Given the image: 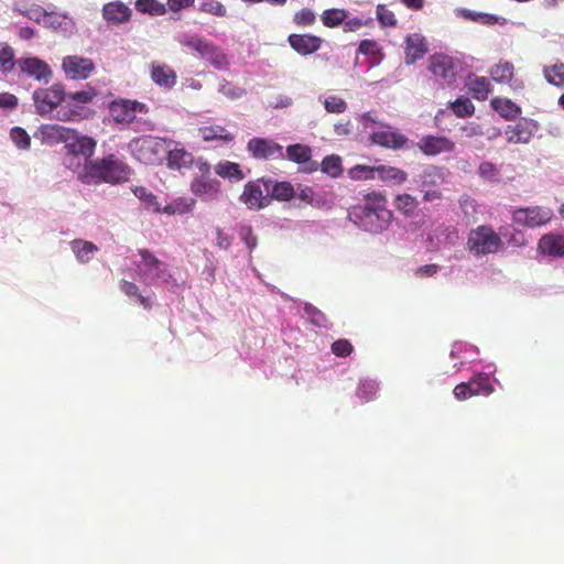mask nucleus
I'll use <instances>...</instances> for the list:
<instances>
[{
  "label": "nucleus",
  "instance_id": "obj_4",
  "mask_svg": "<svg viewBox=\"0 0 564 564\" xmlns=\"http://www.w3.org/2000/svg\"><path fill=\"white\" fill-rule=\"evenodd\" d=\"M140 260L134 261L138 279L148 284L165 283L171 276L166 264L147 250L139 252Z\"/></svg>",
  "mask_w": 564,
  "mask_h": 564
},
{
  "label": "nucleus",
  "instance_id": "obj_56",
  "mask_svg": "<svg viewBox=\"0 0 564 564\" xmlns=\"http://www.w3.org/2000/svg\"><path fill=\"white\" fill-rule=\"evenodd\" d=\"M476 354V348L466 343H455L451 350V357L453 359L462 358L468 360Z\"/></svg>",
  "mask_w": 564,
  "mask_h": 564
},
{
  "label": "nucleus",
  "instance_id": "obj_51",
  "mask_svg": "<svg viewBox=\"0 0 564 564\" xmlns=\"http://www.w3.org/2000/svg\"><path fill=\"white\" fill-rule=\"evenodd\" d=\"M376 17L381 28H394L398 23L395 14L384 4L377 6Z\"/></svg>",
  "mask_w": 564,
  "mask_h": 564
},
{
  "label": "nucleus",
  "instance_id": "obj_37",
  "mask_svg": "<svg viewBox=\"0 0 564 564\" xmlns=\"http://www.w3.org/2000/svg\"><path fill=\"white\" fill-rule=\"evenodd\" d=\"M492 108L503 118L510 120L520 115L521 109L507 98H495L491 100Z\"/></svg>",
  "mask_w": 564,
  "mask_h": 564
},
{
  "label": "nucleus",
  "instance_id": "obj_22",
  "mask_svg": "<svg viewBox=\"0 0 564 564\" xmlns=\"http://www.w3.org/2000/svg\"><path fill=\"white\" fill-rule=\"evenodd\" d=\"M150 76L151 79L160 87L164 89H171L176 84V73L175 70L163 63L153 62L150 66Z\"/></svg>",
  "mask_w": 564,
  "mask_h": 564
},
{
  "label": "nucleus",
  "instance_id": "obj_46",
  "mask_svg": "<svg viewBox=\"0 0 564 564\" xmlns=\"http://www.w3.org/2000/svg\"><path fill=\"white\" fill-rule=\"evenodd\" d=\"M543 74L550 84L557 87L564 86V63H555L551 66H545Z\"/></svg>",
  "mask_w": 564,
  "mask_h": 564
},
{
  "label": "nucleus",
  "instance_id": "obj_36",
  "mask_svg": "<svg viewBox=\"0 0 564 564\" xmlns=\"http://www.w3.org/2000/svg\"><path fill=\"white\" fill-rule=\"evenodd\" d=\"M132 193L142 203L143 207L147 210L153 213H161V204L158 202V198L151 191H149L144 186H133L131 188Z\"/></svg>",
  "mask_w": 564,
  "mask_h": 564
},
{
  "label": "nucleus",
  "instance_id": "obj_44",
  "mask_svg": "<svg viewBox=\"0 0 564 564\" xmlns=\"http://www.w3.org/2000/svg\"><path fill=\"white\" fill-rule=\"evenodd\" d=\"M348 15V11L344 9H327L322 13L321 20L325 26L336 28L340 24L344 25V22Z\"/></svg>",
  "mask_w": 564,
  "mask_h": 564
},
{
  "label": "nucleus",
  "instance_id": "obj_61",
  "mask_svg": "<svg viewBox=\"0 0 564 564\" xmlns=\"http://www.w3.org/2000/svg\"><path fill=\"white\" fill-rule=\"evenodd\" d=\"M304 312L314 325H316L318 327L326 326L325 315L321 311H318L316 307H314L313 305L305 304Z\"/></svg>",
  "mask_w": 564,
  "mask_h": 564
},
{
  "label": "nucleus",
  "instance_id": "obj_59",
  "mask_svg": "<svg viewBox=\"0 0 564 564\" xmlns=\"http://www.w3.org/2000/svg\"><path fill=\"white\" fill-rule=\"evenodd\" d=\"M97 96V91L93 87L87 89L75 91L68 95L69 99L76 104H89Z\"/></svg>",
  "mask_w": 564,
  "mask_h": 564
},
{
  "label": "nucleus",
  "instance_id": "obj_14",
  "mask_svg": "<svg viewBox=\"0 0 564 564\" xmlns=\"http://www.w3.org/2000/svg\"><path fill=\"white\" fill-rule=\"evenodd\" d=\"M269 182H249L245 185L240 200L250 209H261L269 203Z\"/></svg>",
  "mask_w": 564,
  "mask_h": 564
},
{
  "label": "nucleus",
  "instance_id": "obj_34",
  "mask_svg": "<svg viewBox=\"0 0 564 564\" xmlns=\"http://www.w3.org/2000/svg\"><path fill=\"white\" fill-rule=\"evenodd\" d=\"M94 161L88 159L87 161L84 160V156L75 155L72 153L65 154L64 158V164L67 169L72 170L74 173H76L79 181L84 183V174H88L89 167H93Z\"/></svg>",
  "mask_w": 564,
  "mask_h": 564
},
{
  "label": "nucleus",
  "instance_id": "obj_54",
  "mask_svg": "<svg viewBox=\"0 0 564 564\" xmlns=\"http://www.w3.org/2000/svg\"><path fill=\"white\" fill-rule=\"evenodd\" d=\"M352 180H376L378 172L376 166L356 165L348 172Z\"/></svg>",
  "mask_w": 564,
  "mask_h": 564
},
{
  "label": "nucleus",
  "instance_id": "obj_45",
  "mask_svg": "<svg viewBox=\"0 0 564 564\" xmlns=\"http://www.w3.org/2000/svg\"><path fill=\"white\" fill-rule=\"evenodd\" d=\"M490 76L497 83L509 82L513 76V65L510 62H499L491 67Z\"/></svg>",
  "mask_w": 564,
  "mask_h": 564
},
{
  "label": "nucleus",
  "instance_id": "obj_10",
  "mask_svg": "<svg viewBox=\"0 0 564 564\" xmlns=\"http://www.w3.org/2000/svg\"><path fill=\"white\" fill-rule=\"evenodd\" d=\"M553 216V210L550 207L531 206L514 210L512 220L523 227L536 228L549 224Z\"/></svg>",
  "mask_w": 564,
  "mask_h": 564
},
{
  "label": "nucleus",
  "instance_id": "obj_33",
  "mask_svg": "<svg viewBox=\"0 0 564 564\" xmlns=\"http://www.w3.org/2000/svg\"><path fill=\"white\" fill-rule=\"evenodd\" d=\"M478 176L488 183L498 184L503 182V165L495 164L491 161H481L477 169Z\"/></svg>",
  "mask_w": 564,
  "mask_h": 564
},
{
  "label": "nucleus",
  "instance_id": "obj_38",
  "mask_svg": "<svg viewBox=\"0 0 564 564\" xmlns=\"http://www.w3.org/2000/svg\"><path fill=\"white\" fill-rule=\"evenodd\" d=\"M200 58H205L218 69H225L228 66V59L225 53L212 42L206 46Z\"/></svg>",
  "mask_w": 564,
  "mask_h": 564
},
{
  "label": "nucleus",
  "instance_id": "obj_48",
  "mask_svg": "<svg viewBox=\"0 0 564 564\" xmlns=\"http://www.w3.org/2000/svg\"><path fill=\"white\" fill-rule=\"evenodd\" d=\"M319 101L323 102L324 108L329 113H343L347 110V102L335 95H328L324 98L319 97Z\"/></svg>",
  "mask_w": 564,
  "mask_h": 564
},
{
  "label": "nucleus",
  "instance_id": "obj_40",
  "mask_svg": "<svg viewBox=\"0 0 564 564\" xmlns=\"http://www.w3.org/2000/svg\"><path fill=\"white\" fill-rule=\"evenodd\" d=\"M194 205V198L178 197L174 199L172 203L164 206V208H161V213H164L166 215H183L191 212Z\"/></svg>",
  "mask_w": 564,
  "mask_h": 564
},
{
  "label": "nucleus",
  "instance_id": "obj_13",
  "mask_svg": "<svg viewBox=\"0 0 564 564\" xmlns=\"http://www.w3.org/2000/svg\"><path fill=\"white\" fill-rule=\"evenodd\" d=\"M247 151L257 160L284 159L283 147L267 138H252L247 143Z\"/></svg>",
  "mask_w": 564,
  "mask_h": 564
},
{
  "label": "nucleus",
  "instance_id": "obj_11",
  "mask_svg": "<svg viewBox=\"0 0 564 564\" xmlns=\"http://www.w3.org/2000/svg\"><path fill=\"white\" fill-rule=\"evenodd\" d=\"M96 66L91 58L80 55H67L62 58V69L68 79H87L95 70Z\"/></svg>",
  "mask_w": 564,
  "mask_h": 564
},
{
  "label": "nucleus",
  "instance_id": "obj_35",
  "mask_svg": "<svg viewBox=\"0 0 564 564\" xmlns=\"http://www.w3.org/2000/svg\"><path fill=\"white\" fill-rule=\"evenodd\" d=\"M70 249L75 254L77 261H79L80 263L89 262L94 258L95 253L98 251L96 245H94L90 241L80 239L73 240L70 242Z\"/></svg>",
  "mask_w": 564,
  "mask_h": 564
},
{
  "label": "nucleus",
  "instance_id": "obj_7",
  "mask_svg": "<svg viewBox=\"0 0 564 564\" xmlns=\"http://www.w3.org/2000/svg\"><path fill=\"white\" fill-rule=\"evenodd\" d=\"M369 139L373 144L394 151L409 150L412 147V141L406 135L387 123L373 130Z\"/></svg>",
  "mask_w": 564,
  "mask_h": 564
},
{
  "label": "nucleus",
  "instance_id": "obj_18",
  "mask_svg": "<svg viewBox=\"0 0 564 564\" xmlns=\"http://www.w3.org/2000/svg\"><path fill=\"white\" fill-rule=\"evenodd\" d=\"M167 142L169 148L166 150V153L169 166L171 169H187L193 164L196 166L194 155L191 152H188L183 145L171 140H167Z\"/></svg>",
  "mask_w": 564,
  "mask_h": 564
},
{
  "label": "nucleus",
  "instance_id": "obj_32",
  "mask_svg": "<svg viewBox=\"0 0 564 564\" xmlns=\"http://www.w3.org/2000/svg\"><path fill=\"white\" fill-rule=\"evenodd\" d=\"M214 171L221 178L229 180L230 182L235 183L241 182L246 177L245 172L241 170L238 163L227 160L219 161L214 166Z\"/></svg>",
  "mask_w": 564,
  "mask_h": 564
},
{
  "label": "nucleus",
  "instance_id": "obj_31",
  "mask_svg": "<svg viewBox=\"0 0 564 564\" xmlns=\"http://www.w3.org/2000/svg\"><path fill=\"white\" fill-rule=\"evenodd\" d=\"M376 171L377 178L390 186L401 185L408 180L406 172L395 166L378 165Z\"/></svg>",
  "mask_w": 564,
  "mask_h": 564
},
{
  "label": "nucleus",
  "instance_id": "obj_8",
  "mask_svg": "<svg viewBox=\"0 0 564 564\" xmlns=\"http://www.w3.org/2000/svg\"><path fill=\"white\" fill-rule=\"evenodd\" d=\"M65 99V90L62 84H53L48 88H39L33 93V101L36 113L50 115Z\"/></svg>",
  "mask_w": 564,
  "mask_h": 564
},
{
  "label": "nucleus",
  "instance_id": "obj_28",
  "mask_svg": "<svg viewBox=\"0 0 564 564\" xmlns=\"http://www.w3.org/2000/svg\"><path fill=\"white\" fill-rule=\"evenodd\" d=\"M447 175L448 171L446 169L430 165L421 172L419 182L422 187H436L445 182Z\"/></svg>",
  "mask_w": 564,
  "mask_h": 564
},
{
  "label": "nucleus",
  "instance_id": "obj_58",
  "mask_svg": "<svg viewBox=\"0 0 564 564\" xmlns=\"http://www.w3.org/2000/svg\"><path fill=\"white\" fill-rule=\"evenodd\" d=\"M358 121L362 127L364 131H370V133L373 130H377L380 128V124H383L382 122L378 121V117L373 112H365L358 116Z\"/></svg>",
  "mask_w": 564,
  "mask_h": 564
},
{
  "label": "nucleus",
  "instance_id": "obj_62",
  "mask_svg": "<svg viewBox=\"0 0 564 564\" xmlns=\"http://www.w3.org/2000/svg\"><path fill=\"white\" fill-rule=\"evenodd\" d=\"M372 22V19L369 18L367 20H364L361 18H347L344 22V31L345 32H356L360 30L362 26L368 25Z\"/></svg>",
  "mask_w": 564,
  "mask_h": 564
},
{
  "label": "nucleus",
  "instance_id": "obj_49",
  "mask_svg": "<svg viewBox=\"0 0 564 564\" xmlns=\"http://www.w3.org/2000/svg\"><path fill=\"white\" fill-rule=\"evenodd\" d=\"M218 93L230 100L240 99L247 94L245 88L239 87L226 79L220 82L218 86Z\"/></svg>",
  "mask_w": 564,
  "mask_h": 564
},
{
  "label": "nucleus",
  "instance_id": "obj_26",
  "mask_svg": "<svg viewBox=\"0 0 564 564\" xmlns=\"http://www.w3.org/2000/svg\"><path fill=\"white\" fill-rule=\"evenodd\" d=\"M454 14L457 18L470 20V21H474V22H477V23H480L484 25H494V24L505 25L507 23V20L502 17L484 13V12H476V11L465 9V8H456L454 10Z\"/></svg>",
  "mask_w": 564,
  "mask_h": 564
},
{
  "label": "nucleus",
  "instance_id": "obj_52",
  "mask_svg": "<svg viewBox=\"0 0 564 564\" xmlns=\"http://www.w3.org/2000/svg\"><path fill=\"white\" fill-rule=\"evenodd\" d=\"M120 290L129 297H135L140 305H142L144 308H149L150 300L145 296H143L141 293H139L138 286L130 281L122 280L120 284Z\"/></svg>",
  "mask_w": 564,
  "mask_h": 564
},
{
  "label": "nucleus",
  "instance_id": "obj_47",
  "mask_svg": "<svg viewBox=\"0 0 564 564\" xmlns=\"http://www.w3.org/2000/svg\"><path fill=\"white\" fill-rule=\"evenodd\" d=\"M9 135L17 149L28 151L31 148V137L23 128L13 127Z\"/></svg>",
  "mask_w": 564,
  "mask_h": 564
},
{
  "label": "nucleus",
  "instance_id": "obj_17",
  "mask_svg": "<svg viewBox=\"0 0 564 564\" xmlns=\"http://www.w3.org/2000/svg\"><path fill=\"white\" fill-rule=\"evenodd\" d=\"M538 251L551 258H564V231L543 235L538 242Z\"/></svg>",
  "mask_w": 564,
  "mask_h": 564
},
{
  "label": "nucleus",
  "instance_id": "obj_53",
  "mask_svg": "<svg viewBox=\"0 0 564 564\" xmlns=\"http://www.w3.org/2000/svg\"><path fill=\"white\" fill-rule=\"evenodd\" d=\"M321 169L324 173L328 174L332 177H337L341 174V160L337 155L326 156L322 164Z\"/></svg>",
  "mask_w": 564,
  "mask_h": 564
},
{
  "label": "nucleus",
  "instance_id": "obj_43",
  "mask_svg": "<svg viewBox=\"0 0 564 564\" xmlns=\"http://www.w3.org/2000/svg\"><path fill=\"white\" fill-rule=\"evenodd\" d=\"M393 205L403 215L412 216L419 206V202L414 196L403 193L395 196Z\"/></svg>",
  "mask_w": 564,
  "mask_h": 564
},
{
  "label": "nucleus",
  "instance_id": "obj_6",
  "mask_svg": "<svg viewBox=\"0 0 564 564\" xmlns=\"http://www.w3.org/2000/svg\"><path fill=\"white\" fill-rule=\"evenodd\" d=\"M196 169L200 175L191 183L192 193L203 202H213L220 193V182L209 176L210 165L202 160H196Z\"/></svg>",
  "mask_w": 564,
  "mask_h": 564
},
{
  "label": "nucleus",
  "instance_id": "obj_15",
  "mask_svg": "<svg viewBox=\"0 0 564 564\" xmlns=\"http://www.w3.org/2000/svg\"><path fill=\"white\" fill-rule=\"evenodd\" d=\"M538 130V124L529 119L522 118L514 124H509L505 129V137L509 143H529L534 132Z\"/></svg>",
  "mask_w": 564,
  "mask_h": 564
},
{
  "label": "nucleus",
  "instance_id": "obj_2",
  "mask_svg": "<svg viewBox=\"0 0 564 564\" xmlns=\"http://www.w3.org/2000/svg\"><path fill=\"white\" fill-rule=\"evenodd\" d=\"M89 171L83 175L85 184L120 183L127 181L131 172L130 167L115 155L94 161Z\"/></svg>",
  "mask_w": 564,
  "mask_h": 564
},
{
  "label": "nucleus",
  "instance_id": "obj_25",
  "mask_svg": "<svg viewBox=\"0 0 564 564\" xmlns=\"http://www.w3.org/2000/svg\"><path fill=\"white\" fill-rule=\"evenodd\" d=\"M131 14V9L120 1L106 3L102 8L104 19L112 24H122L128 22Z\"/></svg>",
  "mask_w": 564,
  "mask_h": 564
},
{
  "label": "nucleus",
  "instance_id": "obj_5",
  "mask_svg": "<svg viewBox=\"0 0 564 564\" xmlns=\"http://www.w3.org/2000/svg\"><path fill=\"white\" fill-rule=\"evenodd\" d=\"M501 247L500 236L489 226H478L468 235L467 248L477 257L496 253Z\"/></svg>",
  "mask_w": 564,
  "mask_h": 564
},
{
  "label": "nucleus",
  "instance_id": "obj_64",
  "mask_svg": "<svg viewBox=\"0 0 564 564\" xmlns=\"http://www.w3.org/2000/svg\"><path fill=\"white\" fill-rule=\"evenodd\" d=\"M358 51L364 55L376 56L381 53V47L373 40H362L359 44Z\"/></svg>",
  "mask_w": 564,
  "mask_h": 564
},
{
  "label": "nucleus",
  "instance_id": "obj_27",
  "mask_svg": "<svg viewBox=\"0 0 564 564\" xmlns=\"http://www.w3.org/2000/svg\"><path fill=\"white\" fill-rule=\"evenodd\" d=\"M465 86L468 93L478 100H486L491 91V84L484 76L468 75Z\"/></svg>",
  "mask_w": 564,
  "mask_h": 564
},
{
  "label": "nucleus",
  "instance_id": "obj_57",
  "mask_svg": "<svg viewBox=\"0 0 564 564\" xmlns=\"http://www.w3.org/2000/svg\"><path fill=\"white\" fill-rule=\"evenodd\" d=\"M271 194L276 199L289 200L293 197L294 189L289 182H280L272 186Z\"/></svg>",
  "mask_w": 564,
  "mask_h": 564
},
{
  "label": "nucleus",
  "instance_id": "obj_60",
  "mask_svg": "<svg viewBox=\"0 0 564 564\" xmlns=\"http://www.w3.org/2000/svg\"><path fill=\"white\" fill-rule=\"evenodd\" d=\"M199 10L216 17H225L227 13L225 6L218 1L202 2Z\"/></svg>",
  "mask_w": 564,
  "mask_h": 564
},
{
  "label": "nucleus",
  "instance_id": "obj_19",
  "mask_svg": "<svg viewBox=\"0 0 564 564\" xmlns=\"http://www.w3.org/2000/svg\"><path fill=\"white\" fill-rule=\"evenodd\" d=\"M96 144L97 142L93 138L83 135L74 130L65 148L67 153L84 156V160L87 161L94 154Z\"/></svg>",
  "mask_w": 564,
  "mask_h": 564
},
{
  "label": "nucleus",
  "instance_id": "obj_1",
  "mask_svg": "<svg viewBox=\"0 0 564 564\" xmlns=\"http://www.w3.org/2000/svg\"><path fill=\"white\" fill-rule=\"evenodd\" d=\"M349 217L365 231L381 234L389 228L393 214L387 207L386 196L373 192L365 197L361 205L352 208Z\"/></svg>",
  "mask_w": 564,
  "mask_h": 564
},
{
  "label": "nucleus",
  "instance_id": "obj_24",
  "mask_svg": "<svg viewBox=\"0 0 564 564\" xmlns=\"http://www.w3.org/2000/svg\"><path fill=\"white\" fill-rule=\"evenodd\" d=\"M288 41L291 47L302 55L318 51L323 42L321 37L312 34H291Z\"/></svg>",
  "mask_w": 564,
  "mask_h": 564
},
{
  "label": "nucleus",
  "instance_id": "obj_29",
  "mask_svg": "<svg viewBox=\"0 0 564 564\" xmlns=\"http://www.w3.org/2000/svg\"><path fill=\"white\" fill-rule=\"evenodd\" d=\"M198 133L204 141H217L224 144L231 142L235 138L232 133L220 124L202 126L198 129Z\"/></svg>",
  "mask_w": 564,
  "mask_h": 564
},
{
  "label": "nucleus",
  "instance_id": "obj_41",
  "mask_svg": "<svg viewBox=\"0 0 564 564\" xmlns=\"http://www.w3.org/2000/svg\"><path fill=\"white\" fill-rule=\"evenodd\" d=\"M500 384L497 378L490 375V371L480 372L476 375L469 382H459L455 386V388H470L475 386L476 388H495V386Z\"/></svg>",
  "mask_w": 564,
  "mask_h": 564
},
{
  "label": "nucleus",
  "instance_id": "obj_20",
  "mask_svg": "<svg viewBox=\"0 0 564 564\" xmlns=\"http://www.w3.org/2000/svg\"><path fill=\"white\" fill-rule=\"evenodd\" d=\"M430 69L436 77L448 84L454 80L456 75L453 58L443 54H435L430 58Z\"/></svg>",
  "mask_w": 564,
  "mask_h": 564
},
{
  "label": "nucleus",
  "instance_id": "obj_42",
  "mask_svg": "<svg viewBox=\"0 0 564 564\" xmlns=\"http://www.w3.org/2000/svg\"><path fill=\"white\" fill-rule=\"evenodd\" d=\"M312 151L307 145L293 144L286 148L284 158L299 164L308 163L311 161Z\"/></svg>",
  "mask_w": 564,
  "mask_h": 564
},
{
  "label": "nucleus",
  "instance_id": "obj_12",
  "mask_svg": "<svg viewBox=\"0 0 564 564\" xmlns=\"http://www.w3.org/2000/svg\"><path fill=\"white\" fill-rule=\"evenodd\" d=\"M15 67L25 76L40 83L47 84L53 77L50 65L35 56H22L18 58Z\"/></svg>",
  "mask_w": 564,
  "mask_h": 564
},
{
  "label": "nucleus",
  "instance_id": "obj_55",
  "mask_svg": "<svg viewBox=\"0 0 564 564\" xmlns=\"http://www.w3.org/2000/svg\"><path fill=\"white\" fill-rule=\"evenodd\" d=\"M453 112L458 117H467L474 113L475 107L473 102L465 97L457 98L451 104Z\"/></svg>",
  "mask_w": 564,
  "mask_h": 564
},
{
  "label": "nucleus",
  "instance_id": "obj_9",
  "mask_svg": "<svg viewBox=\"0 0 564 564\" xmlns=\"http://www.w3.org/2000/svg\"><path fill=\"white\" fill-rule=\"evenodd\" d=\"M148 108L144 104L130 99H117L109 104L108 113L116 123L129 126L135 118L137 113L147 112Z\"/></svg>",
  "mask_w": 564,
  "mask_h": 564
},
{
  "label": "nucleus",
  "instance_id": "obj_63",
  "mask_svg": "<svg viewBox=\"0 0 564 564\" xmlns=\"http://www.w3.org/2000/svg\"><path fill=\"white\" fill-rule=\"evenodd\" d=\"M19 105V99L11 93H0V109L3 111H12Z\"/></svg>",
  "mask_w": 564,
  "mask_h": 564
},
{
  "label": "nucleus",
  "instance_id": "obj_3",
  "mask_svg": "<svg viewBox=\"0 0 564 564\" xmlns=\"http://www.w3.org/2000/svg\"><path fill=\"white\" fill-rule=\"evenodd\" d=\"M169 148V142L152 135L134 138L128 143V150L131 155L143 164L160 163Z\"/></svg>",
  "mask_w": 564,
  "mask_h": 564
},
{
  "label": "nucleus",
  "instance_id": "obj_23",
  "mask_svg": "<svg viewBox=\"0 0 564 564\" xmlns=\"http://www.w3.org/2000/svg\"><path fill=\"white\" fill-rule=\"evenodd\" d=\"M427 52L425 37L420 33L409 34L405 37V63L408 65L421 59Z\"/></svg>",
  "mask_w": 564,
  "mask_h": 564
},
{
  "label": "nucleus",
  "instance_id": "obj_30",
  "mask_svg": "<svg viewBox=\"0 0 564 564\" xmlns=\"http://www.w3.org/2000/svg\"><path fill=\"white\" fill-rule=\"evenodd\" d=\"M175 39L182 47L195 52L198 57L203 55L206 46L209 44V41L206 39L191 32L178 33Z\"/></svg>",
  "mask_w": 564,
  "mask_h": 564
},
{
  "label": "nucleus",
  "instance_id": "obj_50",
  "mask_svg": "<svg viewBox=\"0 0 564 564\" xmlns=\"http://www.w3.org/2000/svg\"><path fill=\"white\" fill-rule=\"evenodd\" d=\"M135 8L138 11L151 15H163L166 12L165 6L156 0H138Z\"/></svg>",
  "mask_w": 564,
  "mask_h": 564
},
{
  "label": "nucleus",
  "instance_id": "obj_21",
  "mask_svg": "<svg viewBox=\"0 0 564 564\" xmlns=\"http://www.w3.org/2000/svg\"><path fill=\"white\" fill-rule=\"evenodd\" d=\"M73 132L74 129L56 123L42 124L40 127L42 141L48 144L64 143L66 145Z\"/></svg>",
  "mask_w": 564,
  "mask_h": 564
},
{
  "label": "nucleus",
  "instance_id": "obj_16",
  "mask_svg": "<svg viewBox=\"0 0 564 564\" xmlns=\"http://www.w3.org/2000/svg\"><path fill=\"white\" fill-rule=\"evenodd\" d=\"M417 148L429 156H435L442 153L453 152L455 143L441 135H424L417 142Z\"/></svg>",
  "mask_w": 564,
  "mask_h": 564
},
{
  "label": "nucleus",
  "instance_id": "obj_39",
  "mask_svg": "<svg viewBox=\"0 0 564 564\" xmlns=\"http://www.w3.org/2000/svg\"><path fill=\"white\" fill-rule=\"evenodd\" d=\"M17 66L15 51L7 42H0V69L7 75Z\"/></svg>",
  "mask_w": 564,
  "mask_h": 564
}]
</instances>
